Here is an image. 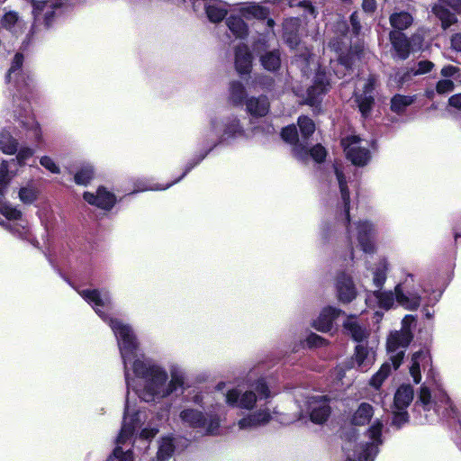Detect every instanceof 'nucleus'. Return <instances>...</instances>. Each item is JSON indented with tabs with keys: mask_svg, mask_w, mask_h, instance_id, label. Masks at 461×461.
<instances>
[{
	"mask_svg": "<svg viewBox=\"0 0 461 461\" xmlns=\"http://www.w3.org/2000/svg\"><path fill=\"white\" fill-rule=\"evenodd\" d=\"M356 98L362 115L366 117L369 114L374 104L373 96L371 95H357Z\"/></svg>",
	"mask_w": 461,
	"mask_h": 461,
	"instance_id": "79ce46f5",
	"label": "nucleus"
},
{
	"mask_svg": "<svg viewBox=\"0 0 461 461\" xmlns=\"http://www.w3.org/2000/svg\"><path fill=\"white\" fill-rule=\"evenodd\" d=\"M246 96L243 85L240 82H232L230 85V98L235 104H241Z\"/></svg>",
	"mask_w": 461,
	"mask_h": 461,
	"instance_id": "4c0bfd02",
	"label": "nucleus"
},
{
	"mask_svg": "<svg viewBox=\"0 0 461 461\" xmlns=\"http://www.w3.org/2000/svg\"><path fill=\"white\" fill-rule=\"evenodd\" d=\"M430 363L431 358L427 350L421 349L412 355L410 374L416 384H419L421 380L420 367L425 369L426 366L430 365Z\"/></svg>",
	"mask_w": 461,
	"mask_h": 461,
	"instance_id": "a211bd4d",
	"label": "nucleus"
},
{
	"mask_svg": "<svg viewBox=\"0 0 461 461\" xmlns=\"http://www.w3.org/2000/svg\"><path fill=\"white\" fill-rule=\"evenodd\" d=\"M271 418L269 409L262 408L240 420L238 426L240 429H251L267 424Z\"/></svg>",
	"mask_w": 461,
	"mask_h": 461,
	"instance_id": "f8f14e48",
	"label": "nucleus"
},
{
	"mask_svg": "<svg viewBox=\"0 0 461 461\" xmlns=\"http://www.w3.org/2000/svg\"><path fill=\"white\" fill-rule=\"evenodd\" d=\"M412 339L410 329H402L399 331L391 333L387 339V350L390 356V360L394 367L397 369L403 359L405 348L410 344Z\"/></svg>",
	"mask_w": 461,
	"mask_h": 461,
	"instance_id": "20e7f679",
	"label": "nucleus"
},
{
	"mask_svg": "<svg viewBox=\"0 0 461 461\" xmlns=\"http://www.w3.org/2000/svg\"><path fill=\"white\" fill-rule=\"evenodd\" d=\"M289 4L290 6H295V5H299V6H304L308 11L309 13H311L312 14H313L314 13V8L312 7V5L309 3V2H306V1H297V0H286Z\"/></svg>",
	"mask_w": 461,
	"mask_h": 461,
	"instance_id": "e2e57ef3",
	"label": "nucleus"
},
{
	"mask_svg": "<svg viewBox=\"0 0 461 461\" xmlns=\"http://www.w3.org/2000/svg\"><path fill=\"white\" fill-rule=\"evenodd\" d=\"M260 61L266 69L269 71H275L280 67L281 64L280 54L278 50L267 51L261 55Z\"/></svg>",
	"mask_w": 461,
	"mask_h": 461,
	"instance_id": "72a5a7b5",
	"label": "nucleus"
},
{
	"mask_svg": "<svg viewBox=\"0 0 461 461\" xmlns=\"http://www.w3.org/2000/svg\"><path fill=\"white\" fill-rule=\"evenodd\" d=\"M19 198L25 203H31L36 198V191L33 188L23 187L20 189Z\"/></svg>",
	"mask_w": 461,
	"mask_h": 461,
	"instance_id": "de8ad7c7",
	"label": "nucleus"
},
{
	"mask_svg": "<svg viewBox=\"0 0 461 461\" xmlns=\"http://www.w3.org/2000/svg\"><path fill=\"white\" fill-rule=\"evenodd\" d=\"M306 341L310 347H321L325 344L324 339L314 333L310 334Z\"/></svg>",
	"mask_w": 461,
	"mask_h": 461,
	"instance_id": "bf43d9fd",
	"label": "nucleus"
},
{
	"mask_svg": "<svg viewBox=\"0 0 461 461\" xmlns=\"http://www.w3.org/2000/svg\"><path fill=\"white\" fill-rule=\"evenodd\" d=\"M374 414L373 407L366 402H363L359 405L357 410L352 416V423L354 425L363 426L369 422L370 419Z\"/></svg>",
	"mask_w": 461,
	"mask_h": 461,
	"instance_id": "c85d7f7f",
	"label": "nucleus"
},
{
	"mask_svg": "<svg viewBox=\"0 0 461 461\" xmlns=\"http://www.w3.org/2000/svg\"><path fill=\"white\" fill-rule=\"evenodd\" d=\"M329 86V79L325 73H317L313 85L307 91L306 104L313 106L319 103V99L323 95Z\"/></svg>",
	"mask_w": 461,
	"mask_h": 461,
	"instance_id": "ddd939ff",
	"label": "nucleus"
},
{
	"mask_svg": "<svg viewBox=\"0 0 461 461\" xmlns=\"http://www.w3.org/2000/svg\"><path fill=\"white\" fill-rule=\"evenodd\" d=\"M374 294L375 298L378 300L379 305L384 309L392 308L394 304V302H396L395 291L393 293L391 291H375Z\"/></svg>",
	"mask_w": 461,
	"mask_h": 461,
	"instance_id": "e433bc0d",
	"label": "nucleus"
},
{
	"mask_svg": "<svg viewBox=\"0 0 461 461\" xmlns=\"http://www.w3.org/2000/svg\"><path fill=\"white\" fill-rule=\"evenodd\" d=\"M133 372L142 380V388L138 390V394L147 402L183 391L185 376L179 370L171 371L168 381V375L162 366L150 360L138 358L133 362Z\"/></svg>",
	"mask_w": 461,
	"mask_h": 461,
	"instance_id": "f257e3e1",
	"label": "nucleus"
},
{
	"mask_svg": "<svg viewBox=\"0 0 461 461\" xmlns=\"http://www.w3.org/2000/svg\"><path fill=\"white\" fill-rule=\"evenodd\" d=\"M430 392L426 386H422L420 391L419 401L423 405H428L430 402Z\"/></svg>",
	"mask_w": 461,
	"mask_h": 461,
	"instance_id": "680f3d73",
	"label": "nucleus"
},
{
	"mask_svg": "<svg viewBox=\"0 0 461 461\" xmlns=\"http://www.w3.org/2000/svg\"><path fill=\"white\" fill-rule=\"evenodd\" d=\"M337 290L339 301L351 302L357 294L355 285L350 276L341 274L338 276Z\"/></svg>",
	"mask_w": 461,
	"mask_h": 461,
	"instance_id": "f3484780",
	"label": "nucleus"
},
{
	"mask_svg": "<svg viewBox=\"0 0 461 461\" xmlns=\"http://www.w3.org/2000/svg\"><path fill=\"white\" fill-rule=\"evenodd\" d=\"M343 326L352 339L358 342L366 339L370 333L366 325L360 324L359 321L353 317L348 318Z\"/></svg>",
	"mask_w": 461,
	"mask_h": 461,
	"instance_id": "b1692460",
	"label": "nucleus"
},
{
	"mask_svg": "<svg viewBox=\"0 0 461 461\" xmlns=\"http://www.w3.org/2000/svg\"><path fill=\"white\" fill-rule=\"evenodd\" d=\"M179 416L183 423L192 428H202L208 434H214L220 425L217 418L210 416L207 420L203 412L198 410L185 409Z\"/></svg>",
	"mask_w": 461,
	"mask_h": 461,
	"instance_id": "423d86ee",
	"label": "nucleus"
},
{
	"mask_svg": "<svg viewBox=\"0 0 461 461\" xmlns=\"http://www.w3.org/2000/svg\"><path fill=\"white\" fill-rule=\"evenodd\" d=\"M451 46L457 51H461V33L451 38Z\"/></svg>",
	"mask_w": 461,
	"mask_h": 461,
	"instance_id": "774afa93",
	"label": "nucleus"
},
{
	"mask_svg": "<svg viewBox=\"0 0 461 461\" xmlns=\"http://www.w3.org/2000/svg\"><path fill=\"white\" fill-rule=\"evenodd\" d=\"M391 43L401 59H406L411 52L410 41L401 32L393 31L390 32Z\"/></svg>",
	"mask_w": 461,
	"mask_h": 461,
	"instance_id": "4be33fe9",
	"label": "nucleus"
},
{
	"mask_svg": "<svg viewBox=\"0 0 461 461\" xmlns=\"http://www.w3.org/2000/svg\"><path fill=\"white\" fill-rule=\"evenodd\" d=\"M17 20H18L17 14L14 12H9V13H6L3 16L2 20H1V24L3 27H5L6 29H11V27L15 24Z\"/></svg>",
	"mask_w": 461,
	"mask_h": 461,
	"instance_id": "5fc2aeb1",
	"label": "nucleus"
},
{
	"mask_svg": "<svg viewBox=\"0 0 461 461\" xmlns=\"http://www.w3.org/2000/svg\"><path fill=\"white\" fill-rule=\"evenodd\" d=\"M334 169H335V175H336L337 180L339 182V185L341 199H342V201L344 203V206H345L346 217H347V220L349 221V219H348V217H349V192L348 190L347 182L345 180V176H344L341 169L337 166L334 167Z\"/></svg>",
	"mask_w": 461,
	"mask_h": 461,
	"instance_id": "7c9ffc66",
	"label": "nucleus"
},
{
	"mask_svg": "<svg viewBox=\"0 0 461 461\" xmlns=\"http://www.w3.org/2000/svg\"><path fill=\"white\" fill-rule=\"evenodd\" d=\"M413 400V389L411 385H402L394 394V409L406 410Z\"/></svg>",
	"mask_w": 461,
	"mask_h": 461,
	"instance_id": "bb28decb",
	"label": "nucleus"
},
{
	"mask_svg": "<svg viewBox=\"0 0 461 461\" xmlns=\"http://www.w3.org/2000/svg\"><path fill=\"white\" fill-rule=\"evenodd\" d=\"M374 234V229L372 225L367 222H359L357 226V239L359 243V246L366 253L374 252L375 247L372 242V238Z\"/></svg>",
	"mask_w": 461,
	"mask_h": 461,
	"instance_id": "2eb2a0df",
	"label": "nucleus"
},
{
	"mask_svg": "<svg viewBox=\"0 0 461 461\" xmlns=\"http://www.w3.org/2000/svg\"><path fill=\"white\" fill-rule=\"evenodd\" d=\"M40 163L46 169L50 170L51 173L58 174L59 173V167L55 164V162L50 157L44 156L41 158Z\"/></svg>",
	"mask_w": 461,
	"mask_h": 461,
	"instance_id": "6e6d98bb",
	"label": "nucleus"
},
{
	"mask_svg": "<svg viewBox=\"0 0 461 461\" xmlns=\"http://www.w3.org/2000/svg\"><path fill=\"white\" fill-rule=\"evenodd\" d=\"M383 424L380 420H375L368 429L369 442L359 447L357 454L358 461H373L378 452V446L382 443L381 432Z\"/></svg>",
	"mask_w": 461,
	"mask_h": 461,
	"instance_id": "6e6552de",
	"label": "nucleus"
},
{
	"mask_svg": "<svg viewBox=\"0 0 461 461\" xmlns=\"http://www.w3.org/2000/svg\"><path fill=\"white\" fill-rule=\"evenodd\" d=\"M304 406L311 420L316 424L325 422L330 414L329 399L325 395L308 396Z\"/></svg>",
	"mask_w": 461,
	"mask_h": 461,
	"instance_id": "0eeeda50",
	"label": "nucleus"
},
{
	"mask_svg": "<svg viewBox=\"0 0 461 461\" xmlns=\"http://www.w3.org/2000/svg\"><path fill=\"white\" fill-rule=\"evenodd\" d=\"M0 212L9 220H16L21 217V212L10 205L4 204L0 207Z\"/></svg>",
	"mask_w": 461,
	"mask_h": 461,
	"instance_id": "8fccbe9b",
	"label": "nucleus"
},
{
	"mask_svg": "<svg viewBox=\"0 0 461 461\" xmlns=\"http://www.w3.org/2000/svg\"><path fill=\"white\" fill-rule=\"evenodd\" d=\"M228 6L227 3L218 0L206 2L204 9L210 22L219 23L222 21L228 14Z\"/></svg>",
	"mask_w": 461,
	"mask_h": 461,
	"instance_id": "412c9836",
	"label": "nucleus"
},
{
	"mask_svg": "<svg viewBox=\"0 0 461 461\" xmlns=\"http://www.w3.org/2000/svg\"><path fill=\"white\" fill-rule=\"evenodd\" d=\"M23 125L32 132V138H34L35 140H39L41 138V130L34 119H29L28 122H23Z\"/></svg>",
	"mask_w": 461,
	"mask_h": 461,
	"instance_id": "4d7b16f0",
	"label": "nucleus"
},
{
	"mask_svg": "<svg viewBox=\"0 0 461 461\" xmlns=\"http://www.w3.org/2000/svg\"><path fill=\"white\" fill-rule=\"evenodd\" d=\"M61 6L60 0H33V14L37 23L49 27L56 11Z\"/></svg>",
	"mask_w": 461,
	"mask_h": 461,
	"instance_id": "9b49d317",
	"label": "nucleus"
},
{
	"mask_svg": "<svg viewBox=\"0 0 461 461\" xmlns=\"http://www.w3.org/2000/svg\"><path fill=\"white\" fill-rule=\"evenodd\" d=\"M391 372V366L389 363H384L379 369V371L372 377L371 385L379 388L384 380L388 376Z\"/></svg>",
	"mask_w": 461,
	"mask_h": 461,
	"instance_id": "a19ab883",
	"label": "nucleus"
},
{
	"mask_svg": "<svg viewBox=\"0 0 461 461\" xmlns=\"http://www.w3.org/2000/svg\"><path fill=\"white\" fill-rule=\"evenodd\" d=\"M174 445L170 438H165L161 440L158 451V461H167L174 452Z\"/></svg>",
	"mask_w": 461,
	"mask_h": 461,
	"instance_id": "c9c22d12",
	"label": "nucleus"
},
{
	"mask_svg": "<svg viewBox=\"0 0 461 461\" xmlns=\"http://www.w3.org/2000/svg\"><path fill=\"white\" fill-rule=\"evenodd\" d=\"M362 140L356 135L342 140L347 158L356 166H365L370 159L369 150L361 146Z\"/></svg>",
	"mask_w": 461,
	"mask_h": 461,
	"instance_id": "1a4fd4ad",
	"label": "nucleus"
},
{
	"mask_svg": "<svg viewBox=\"0 0 461 461\" xmlns=\"http://www.w3.org/2000/svg\"><path fill=\"white\" fill-rule=\"evenodd\" d=\"M79 294L88 303H94L95 307H96L95 312L104 321H108L117 337L121 356L124 364L126 384L128 387L131 386L127 363L136 357L137 349V342L131 328L129 325L123 324L121 321L109 319L104 312L98 309V307H108L112 304L111 296L108 292L101 294V292L96 289L83 290L79 292Z\"/></svg>",
	"mask_w": 461,
	"mask_h": 461,
	"instance_id": "f03ea898",
	"label": "nucleus"
},
{
	"mask_svg": "<svg viewBox=\"0 0 461 461\" xmlns=\"http://www.w3.org/2000/svg\"><path fill=\"white\" fill-rule=\"evenodd\" d=\"M386 264L385 262L381 263L379 267L375 271L373 282L377 288H381L386 280Z\"/></svg>",
	"mask_w": 461,
	"mask_h": 461,
	"instance_id": "c03bdc74",
	"label": "nucleus"
},
{
	"mask_svg": "<svg viewBox=\"0 0 461 461\" xmlns=\"http://www.w3.org/2000/svg\"><path fill=\"white\" fill-rule=\"evenodd\" d=\"M375 354L373 348L358 345L356 347L355 361L362 371H366L375 362Z\"/></svg>",
	"mask_w": 461,
	"mask_h": 461,
	"instance_id": "393cba45",
	"label": "nucleus"
},
{
	"mask_svg": "<svg viewBox=\"0 0 461 461\" xmlns=\"http://www.w3.org/2000/svg\"><path fill=\"white\" fill-rule=\"evenodd\" d=\"M454 82L450 79H442L437 83L436 91L439 95L447 94L454 90Z\"/></svg>",
	"mask_w": 461,
	"mask_h": 461,
	"instance_id": "09e8293b",
	"label": "nucleus"
},
{
	"mask_svg": "<svg viewBox=\"0 0 461 461\" xmlns=\"http://www.w3.org/2000/svg\"><path fill=\"white\" fill-rule=\"evenodd\" d=\"M350 23L352 25V30L355 34H357L360 31V23L359 16L357 13H353L350 16Z\"/></svg>",
	"mask_w": 461,
	"mask_h": 461,
	"instance_id": "0e129e2a",
	"label": "nucleus"
},
{
	"mask_svg": "<svg viewBox=\"0 0 461 461\" xmlns=\"http://www.w3.org/2000/svg\"><path fill=\"white\" fill-rule=\"evenodd\" d=\"M227 25L236 38H245L249 29L245 22L239 16L231 15L227 19Z\"/></svg>",
	"mask_w": 461,
	"mask_h": 461,
	"instance_id": "c756f323",
	"label": "nucleus"
},
{
	"mask_svg": "<svg viewBox=\"0 0 461 461\" xmlns=\"http://www.w3.org/2000/svg\"><path fill=\"white\" fill-rule=\"evenodd\" d=\"M139 413L130 416L129 408L126 406L125 415L121 432L117 438V443H124L133 434L135 428L140 424Z\"/></svg>",
	"mask_w": 461,
	"mask_h": 461,
	"instance_id": "5701e85b",
	"label": "nucleus"
},
{
	"mask_svg": "<svg viewBox=\"0 0 461 461\" xmlns=\"http://www.w3.org/2000/svg\"><path fill=\"white\" fill-rule=\"evenodd\" d=\"M281 135L285 141L294 145L293 150L297 158L301 159L307 158V148L304 145L298 143V133L296 128L294 125L284 128Z\"/></svg>",
	"mask_w": 461,
	"mask_h": 461,
	"instance_id": "aec40b11",
	"label": "nucleus"
},
{
	"mask_svg": "<svg viewBox=\"0 0 461 461\" xmlns=\"http://www.w3.org/2000/svg\"><path fill=\"white\" fill-rule=\"evenodd\" d=\"M246 105L248 113L255 117L265 116L269 111V102L264 95L249 98Z\"/></svg>",
	"mask_w": 461,
	"mask_h": 461,
	"instance_id": "a878e982",
	"label": "nucleus"
},
{
	"mask_svg": "<svg viewBox=\"0 0 461 461\" xmlns=\"http://www.w3.org/2000/svg\"><path fill=\"white\" fill-rule=\"evenodd\" d=\"M268 397H270V392L263 380L258 381L249 390L242 391L233 388L225 393L228 405L245 410H252L258 402Z\"/></svg>",
	"mask_w": 461,
	"mask_h": 461,
	"instance_id": "7ed1b4c3",
	"label": "nucleus"
},
{
	"mask_svg": "<svg viewBox=\"0 0 461 461\" xmlns=\"http://www.w3.org/2000/svg\"><path fill=\"white\" fill-rule=\"evenodd\" d=\"M393 424L400 428L408 421V413L406 410L394 409L393 407Z\"/></svg>",
	"mask_w": 461,
	"mask_h": 461,
	"instance_id": "a18cd8bd",
	"label": "nucleus"
},
{
	"mask_svg": "<svg viewBox=\"0 0 461 461\" xmlns=\"http://www.w3.org/2000/svg\"><path fill=\"white\" fill-rule=\"evenodd\" d=\"M341 311L333 308L326 307L320 313L319 317L313 321V327L322 332L331 330L333 321L340 315Z\"/></svg>",
	"mask_w": 461,
	"mask_h": 461,
	"instance_id": "dca6fc26",
	"label": "nucleus"
},
{
	"mask_svg": "<svg viewBox=\"0 0 461 461\" xmlns=\"http://www.w3.org/2000/svg\"><path fill=\"white\" fill-rule=\"evenodd\" d=\"M412 22V16L406 12L395 13L390 16V23L396 32L407 29Z\"/></svg>",
	"mask_w": 461,
	"mask_h": 461,
	"instance_id": "2f4dec72",
	"label": "nucleus"
},
{
	"mask_svg": "<svg viewBox=\"0 0 461 461\" xmlns=\"http://www.w3.org/2000/svg\"><path fill=\"white\" fill-rule=\"evenodd\" d=\"M93 175L94 173L92 167H85L75 175L74 179L77 185H86L92 179Z\"/></svg>",
	"mask_w": 461,
	"mask_h": 461,
	"instance_id": "37998d69",
	"label": "nucleus"
},
{
	"mask_svg": "<svg viewBox=\"0 0 461 461\" xmlns=\"http://www.w3.org/2000/svg\"><path fill=\"white\" fill-rule=\"evenodd\" d=\"M448 104L457 109H461V93L452 95L448 99Z\"/></svg>",
	"mask_w": 461,
	"mask_h": 461,
	"instance_id": "338daca9",
	"label": "nucleus"
},
{
	"mask_svg": "<svg viewBox=\"0 0 461 461\" xmlns=\"http://www.w3.org/2000/svg\"><path fill=\"white\" fill-rule=\"evenodd\" d=\"M447 6L454 11L461 12V0H438L432 6V13L440 20L441 27L446 30L456 23L457 19L456 15L450 13Z\"/></svg>",
	"mask_w": 461,
	"mask_h": 461,
	"instance_id": "9d476101",
	"label": "nucleus"
},
{
	"mask_svg": "<svg viewBox=\"0 0 461 461\" xmlns=\"http://www.w3.org/2000/svg\"><path fill=\"white\" fill-rule=\"evenodd\" d=\"M307 151L316 162H322L326 158V150L321 145H316Z\"/></svg>",
	"mask_w": 461,
	"mask_h": 461,
	"instance_id": "3c124183",
	"label": "nucleus"
},
{
	"mask_svg": "<svg viewBox=\"0 0 461 461\" xmlns=\"http://www.w3.org/2000/svg\"><path fill=\"white\" fill-rule=\"evenodd\" d=\"M375 86V81L373 78H368L363 83V88H364V95H371L372 91L374 90Z\"/></svg>",
	"mask_w": 461,
	"mask_h": 461,
	"instance_id": "69168bd1",
	"label": "nucleus"
},
{
	"mask_svg": "<svg viewBox=\"0 0 461 461\" xmlns=\"http://www.w3.org/2000/svg\"><path fill=\"white\" fill-rule=\"evenodd\" d=\"M433 68V63L428 60H422L418 63L417 69H411V72H408L405 77H411V74L413 76L422 75L429 72Z\"/></svg>",
	"mask_w": 461,
	"mask_h": 461,
	"instance_id": "49530a36",
	"label": "nucleus"
},
{
	"mask_svg": "<svg viewBox=\"0 0 461 461\" xmlns=\"http://www.w3.org/2000/svg\"><path fill=\"white\" fill-rule=\"evenodd\" d=\"M412 101V98L410 96L397 95L391 101V108L393 112L399 113L410 105Z\"/></svg>",
	"mask_w": 461,
	"mask_h": 461,
	"instance_id": "58836bf2",
	"label": "nucleus"
},
{
	"mask_svg": "<svg viewBox=\"0 0 461 461\" xmlns=\"http://www.w3.org/2000/svg\"><path fill=\"white\" fill-rule=\"evenodd\" d=\"M298 125L302 135L307 139L315 131V124L312 119L306 116H301L298 119Z\"/></svg>",
	"mask_w": 461,
	"mask_h": 461,
	"instance_id": "ea45409f",
	"label": "nucleus"
},
{
	"mask_svg": "<svg viewBox=\"0 0 461 461\" xmlns=\"http://www.w3.org/2000/svg\"><path fill=\"white\" fill-rule=\"evenodd\" d=\"M14 174L9 170V163L6 160H3L0 163V195H4L5 190L14 177Z\"/></svg>",
	"mask_w": 461,
	"mask_h": 461,
	"instance_id": "f704fd0d",
	"label": "nucleus"
},
{
	"mask_svg": "<svg viewBox=\"0 0 461 461\" xmlns=\"http://www.w3.org/2000/svg\"><path fill=\"white\" fill-rule=\"evenodd\" d=\"M252 66V55L245 44H240L235 51V67L240 74H249Z\"/></svg>",
	"mask_w": 461,
	"mask_h": 461,
	"instance_id": "6ab92c4d",
	"label": "nucleus"
},
{
	"mask_svg": "<svg viewBox=\"0 0 461 461\" xmlns=\"http://www.w3.org/2000/svg\"><path fill=\"white\" fill-rule=\"evenodd\" d=\"M84 199L90 204L96 205L99 208L109 210L115 203V196L112 193L100 187L96 194L89 192L84 193Z\"/></svg>",
	"mask_w": 461,
	"mask_h": 461,
	"instance_id": "4468645a",
	"label": "nucleus"
},
{
	"mask_svg": "<svg viewBox=\"0 0 461 461\" xmlns=\"http://www.w3.org/2000/svg\"><path fill=\"white\" fill-rule=\"evenodd\" d=\"M33 153V150L30 148H22L18 151L15 160L18 162L20 166H23L25 164V161L29 158L32 157ZM12 161H14V159H13Z\"/></svg>",
	"mask_w": 461,
	"mask_h": 461,
	"instance_id": "864d4df0",
	"label": "nucleus"
},
{
	"mask_svg": "<svg viewBox=\"0 0 461 461\" xmlns=\"http://www.w3.org/2000/svg\"><path fill=\"white\" fill-rule=\"evenodd\" d=\"M413 276H408L405 280L395 286L396 303L409 311L417 310L421 303L420 294L414 289Z\"/></svg>",
	"mask_w": 461,
	"mask_h": 461,
	"instance_id": "39448f33",
	"label": "nucleus"
},
{
	"mask_svg": "<svg viewBox=\"0 0 461 461\" xmlns=\"http://www.w3.org/2000/svg\"><path fill=\"white\" fill-rule=\"evenodd\" d=\"M23 61V56L20 53H17L14 60L12 62V66L8 70V74L6 76V79L8 82L11 80H14L15 83L20 86L22 82L25 81L24 75L22 72V65Z\"/></svg>",
	"mask_w": 461,
	"mask_h": 461,
	"instance_id": "cd10ccee",
	"label": "nucleus"
},
{
	"mask_svg": "<svg viewBox=\"0 0 461 461\" xmlns=\"http://www.w3.org/2000/svg\"><path fill=\"white\" fill-rule=\"evenodd\" d=\"M240 12L245 16L251 15L254 17H259L264 14V9L256 5H250L247 7H244V8L240 9Z\"/></svg>",
	"mask_w": 461,
	"mask_h": 461,
	"instance_id": "603ef678",
	"label": "nucleus"
},
{
	"mask_svg": "<svg viewBox=\"0 0 461 461\" xmlns=\"http://www.w3.org/2000/svg\"><path fill=\"white\" fill-rule=\"evenodd\" d=\"M113 456L118 458L119 461H133L132 453L131 451L122 452L119 447L113 450Z\"/></svg>",
	"mask_w": 461,
	"mask_h": 461,
	"instance_id": "052dcab7",
	"label": "nucleus"
},
{
	"mask_svg": "<svg viewBox=\"0 0 461 461\" xmlns=\"http://www.w3.org/2000/svg\"><path fill=\"white\" fill-rule=\"evenodd\" d=\"M240 126L237 119H233L229 124L226 125L224 135L227 137L234 136L236 133L240 132Z\"/></svg>",
	"mask_w": 461,
	"mask_h": 461,
	"instance_id": "13d9d810",
	"label": "nucleus"
},
{
	"mask_svg": "<svg viewBox=\"0 0 461 461\" xmlns=\"http://www.w3.org/2000/svg\"><path fill=\"white\" fill-rule=\"evenodd\" d=\"M0 150L8 155H13L18 150L17 140L6 131L0 132Z\"/></svg>",
	"mask_w": 461,
	"mask_h": 461,
	"instance_id": "473e14b6",
	"label": "nucleus"
}]
</instances>
